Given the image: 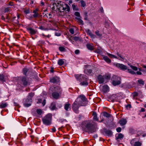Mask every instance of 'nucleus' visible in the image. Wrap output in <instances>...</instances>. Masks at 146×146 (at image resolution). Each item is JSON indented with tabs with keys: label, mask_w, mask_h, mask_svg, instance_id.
Returning a JSON list of instances; mask_svg holds the SVG:
<instances>
[{
	"label": "nucleus",
	"mask_w": 146,
	"mask_h": 146,
	"mask_svg": "<svg viewBox=\"0 0 146 146\" xmlns=\"http://www.w3.org/2000/svg\"><path fill=\"white\" fill-rule=\"evenodd\" d=\"M70 104L69 103L65 104L64 108L67 111H69L70 110Z\"/></svg>",
	"instance_id": "24"
},
{
	"label": "nucleus",
	"mask_w": 146,
	"mask_h": 146,
	"mask_svg": "<svg viewBox=\"0 0 146 146\" xmlns=\"http://www.w3.org/2000/svg\"><path fill=\"white\" fill-rule=\"evenodd\" d=\"M64 61L62 59H60L58 60V64L60 66H61L64 63Z\"/></svg>",
	"instance_id": "39"
},
{
	"label": "nucleus",
	"mask_w": 146,
	"mask_h": 146,
	"mask_svg": "<svg viewBox=\"0 0 146 146\" xmlns=\"http://www.w3.org/2000/svg\"><path fill=\"white\" fill-rule=\"evenodd\" d=\"M9 11V8H8V7L5 8L4 10V12L5 13L8 12Z\"/></svg>",
	"instance_id": "57"
},
{
	"label": "nucleus",
	"mask_w": 146,
	"mask_h": 146,
	"mask_svg": "<svg viewBox=\"0 0 146 146\" xmlns=\"http://www.w3.org/2000/svg\"><path fill=\"white\" fill-rule=\"evenodd\" d=\"M103 59L108 63H110L111 62V60L107 56H104Z\"/></svg>",
	"instance_id": "29"
},
{
	"label": "nucleus",
	"mask_w": 146,
	"mask_h": 146,
	"mask_svg": "<svg viewBox=\"0 0 146 146\" xmlns=\"http://www.w3.org/2000/svg\"><path fill=\"white\" fill-rule=\"evenodd\" d=\"M107 55L111 58H114L117 59H118L119 60H120L119 57H117V56L111 54L109 53H107Z\"/></svg>",
	"instance_id": "28"
},
{
	"label": "nucleus",
	"mask_w": 146,
	"mask_h": 146,
	"mask_svg": "<svg viewBox=\"0 0 146 146\" xmlns=\"http://www.w3.org/2000/svg\"><path fill=\"white\" fill-rule=\"evenodd\" d=\"M44 5L45 3L42 1H41L40 3V5L41 6H44Z\"/></svg>",
	"instance_id": "63"
},
{
	"label": "nucleus",
	"mask_w": 146,
	"mask_h": 146,
	"mask_svg": "<svg viewBox=\"0 0 146 146\" xmlns=\"http://www.w3.org/2000/svg\"><path fill=\"white\" fill-rule=\"evenodd\" d=\"M103 115L106 117H109L110 116V114L106 112H104Z\"/></svg>",
	"instance_id": "44"
},
{
	"label": "nucleus",
	"mask_w": 146,
	"mask_h": 146,
	"mask_svg": "<svg viewBox=\"0 0 146 146\" xmlns=\"http://www.w3.org/2000/svg\"><path fill=\"white\" fill-rule=\"evenodd\" d=\"M38 9L37 8L33 11V13L34 14L33 15V16L34 18H36L38 17L39 15V13H38Z\"/></svg>",
	"instance_id": "19"
},
{
	"label": "nucleus",
	"mask_w": 146,
	"mask_h": 146,
	"mask_svg": "<svg viewBox=\"0 0 146 146\" xmlns=\"http://www.w3.org/2000/svg\"><path fill=\"white\" fill-rule=\"evenodd\" d=\"M80 53V50H76L75 51V53L76 54H78Z\"/></svg>",
	"instance_id": "60"
},
{
	"label": "nucleus",
	"mask_w": 146,
	"mask_h": 146,
	"mask_svg": "<svg viewBox=\"0 0 146 146\" xmlns=\"http://www.w3.org/2000/svg\"><path fill=\"white\" fill-rule=\"evenodd\" d=\"M29 70V69L27 68H24L23 70V74L26 76H27V74Z\"/></svg>",
	"instance_id": "34"
},
{
	"label": "nucleus",
	"mask_w": 146,
	"mask_h": 146,
	"mask_svg": "<svg viewBox=\"0 0 146 146\" xmlns=\"http://www.w3.org/2000/svg\"><path fill=\"white\" fill-rule=\"evenodd\" d=\"M84 80H83V81L80 82V84L81 86H86L88 84V80L87 78H84Z\"/></svg>",
	"instance_id": "17"
},
{
	"label": "nucleus",
	"mask_w": 146,
	"mask_h": 146,
	"mask_svg": "<svg viewBox=\"0 0 146 146\" xmlns=\"http://www.w3.org/2000/svg\"><path fill=\"white\" fill-rule=\"evenodd\" d=\"M106 134L108 136H111L112 135V132L109 130H106L105 131Z\"/></svg>",
	"instance_id": "26"
},
{
	"label": "nucleus",
	"mask_w": 146,
	"mask_h": 146,
	"mask_svg": "<svg viewBox=\"0 0 146 146\" xmlns=\"http://www.w3.org/2000/svg\"><path fill=\"white\" fill-rule=\"evenodd\" d=\"M7 105V103H1L0 105V108H4L6 107Z\"/></svg>",
	"instance_id": "37"
},
{
	"label": "nucleus",
	"mask_w": 146,
	"mask_h": 146,
	"mask_svg": "<svg viewBox=\"0 0 146 146\" xmlns=\"http://www.w3.org/2000/svg\"><path fill=\"white\" fill-rule=\"evenodd\" d=\"M87 48L89 50L92 51L94 50V47L93 44L92 43H88L86 45Z\"/></svg>",
	"instance_id": "21"
},
{
	"label": "nucleus",
	"mask_w": 146,
	"mask_h": 146,
	"mask_svg": "<svg viewBox=\"0 0 146 146\" xmlns=\"http://www.w3.org/2000/svg\"><path fill=\"white\" fill-rule=\"evenodd\" d=\"M50 90L52 92H56L61 93L62 90L61 88L58 86H57L55 87L54 86L51 87L50 88Z\"/></svg>",
	"instance_id": "9"
},
{
	"label": "nucleus",
	"mask_w": 146,
	"mask_h": 146,
	"mask_svg": "<svg viewBox=\"0 0 146 146\" xmlns=\"http://www.w3.org/2000/svg\"><path fill=\"white\" fill-rule=\"evenodd\" d=\"M59 50L61 52H63L66 51V49L63 46H60L59 47Z\"/></svg>",
	"instance_id": "42"
},
{
	"label": "nucleus",
	"mask_w": 146,
	"mask_h": 146,
	"mask_svg": "<svg viewBox=\"0 0 146 146\" xmlns=\"http://www.w3.org/2000/svg\"><path fill=\"white\" fill-rule=\"evenodd\" d=\"M52 96L53 98L55 99H58L59 97L60 94L61 93L56 92H52Z\"/></svg>",
	"instance_id": "20"
},
{
	"label": "nucleus",
	"mask_w": 146,
	"mask_h": 146,
	"mask_svg": "<svg viewBox=\"0 0 146 146\" xmlns=\"http://www.w3.org/2000/svg\"><path fill=\"white\" fill-rule=\"evenodd\" d=\"M138 95V93L137 92H134L133 93V98H135Z\"/></svg>",
	"instance_id": "53"
},
{
	"label": "nucleus",
	"mask_w": 146,
	"mask_h": 146,
	"mask_svg": "<svg viewBox=\"0 0 146 146\" xmlns=\"http://www.w3.org/2000/svg\"><path fill=\"white\" fill-rule=\"evenodd\" d=\"M19 15L17 14V17H16L15 16L13 17V21L14 20H16L17 22H16L17 23L18 22V21H17V20L19 18Z\"/></svg>",
	"instance_id": "46"
},
{
	"label": "nucleus",
	"mask_w": 146,
	"mask_h": 146,
	"mask_svg": "<svg viewBox=\"0 0 146 146\" xmlns=\"http://www.w3.org/2000/svg\"><path fill=\"white\" fill-rule=\"evenodd\" d=\"M0 80L3 81H4V76L3 75L0 74Z\"/></svg>",
	"instance_id": "48"
},
{
	"label": "nucleus",
	"mask_w": 146,
	"mask_h": 146,
	"mask_svg": "<svg viewBox=\"0 0 146 146\" xmlns=\"http://www.w3.org/2000/svg\"><path fill=\"white\" fill-rule=\"evenodd\" d=\"M130 67L133 70L135 71H137L138 70L137 68L134 66L132 65H130Z\"/></svg>",
	"instance_id": "47"
},
{
	"label": "nucleus",
	"mask_w": 146,
	"mask_h": 146,
	"mask_svg": "<svg viewBox=\"0 0 146 146\" xmlns=\"http://www.w3.org/2000/svg\"><path fill=\"white\" fill-rule=\"evenodd\" d=\"M114 65L116 66V67L119 68L121 70H127L128 72L131 74H135V72L133 71L131 69H128L127 66L123 64L119 63H114Z\"/></svg>",
	"instance_id": "4"
},
{
	"label": "nucleus",
	"mask_w": 146,
	"mask_h": 146,
	"mask_svg": "<svg viewBox=\"0 0 146 146\" xmlns=\"http://www.w3.org/2000/svg\"><path fill=\"white\" fill-rule=\"evenodd\" d=\"M82 7H84L86 6V2L83 0H81L80 2Z\"/></svg>",
	"instance_id": "33"
},
{
	"label": "nucleus",
	"mask_w": 146,
	"mask_h": 146,
	"mask_svg": "<svg viewBox=\"0 0 146 146\" xmlns=\"http://www.w3.org/2000/svg\"><path fill=\"white\" fill-rule=\"evenodd\" d=\"M137 82L139 84H141V85H144V84H145L144 81L143 80L141 79H139L137 80Z\"/></svg>",
	"instance_id": "38"
},
{
	"label": "nucleus",
	"mask_w": 146,
	"mask_h": 146,
	"mask_svg": "<svg viewBox=\"0 0 146 146\" xmlns=\"http://www.w3.org/2000/svg\"><path fill=\"white\" fill-rule=\"evenodd\" d=\"M119 59H120V60L124 62H126L127 61V60L125 58L123 57L122 56L121 57V58Z\"/></svg>",
	"instance_id": "56"
},
{
	"label": "nucleus",
	"mask_w": 146,
	"mask_h": 146,
	"mask_svg": "<svg viewBox=\"0 0 146 146\" xmlns=\"http://www.w3.org/2000/svg\"><path fill=\"white\" fill-rule=\"evenodd\" d=\"M33 17V15H30L29 16H27V18L30 20H32Z\"/></svg>",
	"instance_id": "51"
},
{
	"label": "nucleus",
	"mask_w": 146,
	"mask_h": 146,
	"mask_svg": "<svg viewBox=\"0 0 146 146\" xmlns=\"http://www.w3.org/2000/svg\"><path fill=\"white\" fill-rule=\"evenodd\" d=\"M104 80L105 81L106 80V83L108 80H109L110 78V76L109 75H105L104 76Z\"/></svg>",
	"instance_id": "36"
},
{
	"label": "nucleus",
	"mask_w": 146,
	"mask_h": 146,
	"mask_svg": "<svg viewBox=\"0 0 146 146\" xmlns=\"http://www.w3.org/2000/svg\"><path fill=\"white\" fill-rule=\"evenodd\" d=\"M131 144L133 146H141V143L139 141L135 142V139L132 140L131 141Z\"/></svg>",
	"instance_id": "13"
},
{
	"label": "nucleus",
	"mask_w": 146,
	"mask_h": 146,
	"mask_svg": "<svg viewBox=\"0 0 146 146\" xmlns=\"http://www.w3.org/2000/svg\"><path fill=\"white\" fill-rule=\"evenodd\" d=\"M85 31L87 34L90 36L91 38H94L96 37V36L93 34L89 29H86Z\"/></svg>",
	"instance_id": "15"
},
{
	"label": "nucleus",
	"mask_w": 146,
	"mask_h": 146,
	"mask_svg": "<svg viewBox=\"0 0 146 146\" xmlns=\"http://www.w3.org/2000/svg\"><path fill=\"white\" fill-rule=\"evenodd\" d=\"M113 77H115L116 79L117 78V80H113L112 82V84L114 86H116L119 84L121 83V82L120 81V78L116 76H114Z\"/></svg>",
	"instance_id": "11"
},
{
	"label": "nucleus",
	"mask_w": 146,
	"mask_h": 146,
	"mask_svg": "<svg viewBox=\"0 0 146 146\" xmlns=\"http://www.w3.org/2000/svg\"><path fill=\"white\" fill-rule=\"evenodd\" d=\"M58 11L59 14L62 16H64L66 13H68L70 11V7L68 4L65 3L60 2V4H58Z\"/></svg>",
	"instance_id": "1"
},
{
	"label": "nucleus",
	"mask_w": 146,
	"mask_h": 146,
	"mask_svg": "<svg viewBox=\"0 0 146 146\" xmlns=\"http://www.w3.org/2000/svg\"><path fill=\"white\" fill-rule=\"evenodd\" d=\"M52 115L49 113L42 118L43 123L46 126H49L51 124Z\"/></svg>",
	"instance_id": "3"
},
{
	"label": "nucleus",
	"mask_w": 146,
	"mask_h": 146,
	"mask_svg": "<svg viewBox=\"0 0 146 146\" xmlns=\"http://www.w3.org/2000/svg\"><path fill=\"white\" fill-rule=\"evenodd\" d=\"M70 143L73 145H74L76 144V142L75 141H71Z\"/></svg>",
	"instance_id": "62"
},
{
	"label": "nucleus",
	"mask_w": 146,
	"mask_h": 146,
	"mask_svg": "<svg viewBox=\"0 0 146 146\" xmlns=\"http://www.w3.org/2000/svg\"><path fill=\"white\" fill-rule=\"evenodd\" d=\"M95 33L97 35L98 38H101L102 36V34L100 33L99 31L98 30L96 31Z\"/></svg>",
	"instance_id": "32"
},
{
	"label": "nucleus",
	"mask_w": 146,
	"mask_h": 146,
	"mask_svg": "<svg viewBox=\"0 0 146 146\" xmlns=\"http://www.w3.org/2000/svg\"><path fill=\"white\" fill-rule=\"evenodd\" d=\"M72 7L73 11H78L79 10V9L77 5H75L74 3L72 4Z\"/></svg>",
	"instance_id": "27"
},
{
	"label": "nucleus",
	"mask_w": 146,
	"mask_h": 146,
	"mask_svg": "<svg viewBox=\"0 0 146 146\" xmlns=\"http://www.w3.org/2000/svg\"><path fill=\"white\" fill-rule=\"evenodd\" d=\"M74 15L78 17H81L80 13L78 12H76L74 13Z\"/></svg>",
	"instance_id": "49"
},
{
	"label": "nucleus",
	"mask_w": 146,
	"mask_h": 146,
	"mask_svg": "<svg viewBox=\"0 0 146 146\" xmlns=\"http://www.w3.org/2000/svg\"><path fill=\"white\" fill-rule=\"evenodd\" d=\"M5 19H6V21H5L8 22L9 21V20L10 19V18L8 15H6V18Z\"/></svg>",
	"instance_id": "59"
},
{
	"label": "nucleus",
	"mask_w": 146,
	"mask_h": 146,
	"mask_svg": "<svg viewBox=\"0 0 146 146\" xmlns=\"http://www.w3.org/2000/svg\"><path fill=\"white\" fill-rule=\"evenodd\" d=\"M19 84L21 86H26L28 84V81L26 77L21 76L19 78Z\"/></svg>",
	"instance_id": "7"
},
{
	"label": "nucleus",
	"mask_w": 146,
	"mask_h": 146,
	"mask_svg": "<svg viewBox=\"0 0 146 146\" xmlns=\"http://www.w3.org/2000/svg\"><path fill=\"white\" fill-rule=\"evenodd\" d=\"M81 17L80 18L76 17V18L75 19L80 24L82 25H83L84 24V22L81 19Z\"/></svg>",
	"instance_id": "31"
},
{
	"label": "nucleus",
	"mask_w": 146,
	"mask_h": 146,
	"mask_svg": "<svg viewBox=\"0 0 146 146\" xmlns=\"http://www.w3.org/2000/svg\"><path fill=\"white\" fill-rule=\"evenodd\" d=\"M81 106H85L88 103L87 100L83 95H81L76 100Z\"/></svg>",
	"instance_id": "2"
},
{
	"label": "nucleus",
	"mask_w": 146,
	"mask_h": 146,
	"mask_svg": "<svg viewBox=\"0 0 146 146\" xmlns=\"http://www.w3.org/2000/svg\"><path fill=\"white\" fill-rule=\"evenodd\" d=\"M110 99L113 102L115 100H116L117 99L116 97V95L115 94L112 95L110 97Z\"/></svg>",
	"instance_id": "35"
},
{
	"label": "nucleus",
	"mask_w": 146,
	"mask_h": 146,
	"mask_svg": "<svg viewBox=\"0 0 146 146\" xmlns=\"http://www.w3.org/2000/svg\"><path fill=\"white\" fill-rule=\"evenodd\" d=\"M97 78L100 84H102L105 81L104 76L100 75L98 76Z\"/></svg>",
	"instance_id": "14"
},
{
	"label": "nucleus",
	"mask_w": 146,
	"mask_h": 146,
	"mask_svg": "<svg viewBox=\"0 0 146 146\" xmlns=\"http://www.w3.org/2000/svg\"><path fill=\"white\" fill-rule=\"evenodd\" d=\"M84 131L87 132L93 133L95 131L94 125L90 123L86 124L85 127H83Z\"/></svg>",
	"instance_id": "5"
},
{
	"label": "nucleus",
	"mask_w": 146,
	"mask_h": 146,
	"mask_svg": "<svg viewBox=\"0 0 146 146\" xmlns=\"http://www.w3.org/2000/svg\"><path fill=\"white\" fill-rule=\"evenodd\" d=\"M92 115L93 116V119L95 121H98V118L97 117L96 113L95 112H93Z\"/></svg>",
	"instance_id": "25"
},
{
	"label": "nucleus",
	"mask_w": 146,
	"mask_h": 146,
	"mask_svg": "<svg viewBox=\"0 0 146 146\" xmlns=\"http://www.w3.org/2000/svg\"><path fill=\"white\" fill-rule=\"evenodd\" d=\"M102 51L98 49L96 50L95 51V52L97 53L100 54L101 53Z\"/></svg>",
	"instance_id": "61"
},
{
	"label": "nucleus",
	"mask_w": 146,
	"mask_h": 146,
	"mask_svg": "<svg viewBox=\"0 0 146 146\" xmlns=\"http://www.w3.org/2000/svg\"><path fill=\"white\" fill-rule=\"evenodd\" d=\"M34 95V93H30L29 94L26 100V103L24 104L25 106L29 107L30 106L32 102V98Z\"/></svg>",
	"instance_id": "6"
},
{
	"label": "nucleus",
	"mask_w": 146,
	"mask_h": 146,
	"mask_svg": "<svg viewBox=\"0 0 146 146\" xmlns=\"http://www.w3.org/2000/svg\"><path fill=\"white\" fill-rule=\"evenodd\" d=\"M74 76L80 82H82L83 81V80H84V78H86L85 77V76L84 75L81 74H75Z\"/></svg>",
	"instance_id": "10"
},
{
	"label": "nucleus",
	"mask_w": 146,
	"mask_h": 146,
	"mask_svg": "<svg viewBox=\"0 0 146 146\" xmlns=\"http://www.w3.org/2000/svg\"><path fill=\"white\" fill-rule=\"evenodd\" d=\"M88 142V140H85L84 141L83 143L84 145L87 144Z\"/></svg>",
	"instance_id": "64"
},
{
	"label": "nucleus",
	"mask_w": 146,
	"mask_h": 146,
	"mask_svg": "<svg viewBox=\"0 0 146 146\" xmlns=\"http://www.w3.org/2000/svg\"><path fill=\"white\" fill-rule=\"evenodd\" d=\"M59 78L57 76H54L52 78H51L50 80L51 82L53 83H56L59 81Z\"/></svg>",
	"instance_id": "16"
},
{
	"label": "nucleus",
	"mask_w": 146,
	"mask_h": 146,
	"mask_svg": "<svg viewBox=\"0 0 146 146\" xmlns=\"http://www.w3.org/2000/svg\"><path fill=\"white\" fill-rule=\"evenodd\" d=\"M73 39L74 40L76 41H81V39L80 37L75 36L73 37Z\"/></svg>",
	"instance_id": "45"
},
{
	"label": "nucleus",
	"mask_w": 146,
	"mask_h": 146,
	"mask_svg": "<svg viewBox=\"0 0 146 146\" xmlns=\"http://www.w3.org/2000/svg\"><path fill=\"white\" fill-rule=\"evenodd\" d=\"M70 32L72 34H74V30L73 28H71L69 30Z\"/></svg>",
	"instance_id": "52"
},
{
	"label": "nucleus",
	"mask_w": 146,
	"mask_h": 146,
	"mask_svg": "<svg viewBox=\"0 0 146 146\" xmlns=\"http://www.w3.org/2000/svg\"><path fill=\"white\" fill-rule=\"evenodd\" d=\"M88 74H91L92 73L93 74H94V72H92V70L91 69H89L88 71Z\"/></svg>",
	"instance_id": "54"
},
{
	"label": "nucleus",
	"mask_w": 146,
	"mask_h": 146,
	"mask_svg": "<svg viewBox=\"0 0 146 146\" xmlns=\"http://www.w3.org/2000/svg\"><path fill=\"white\" fill-rule=\"evenodd\" d=\"M102 90L104 92L106 93L109 90V88L107 85H104L103 87Z\"/></svg>",
	"instance_id": "23"
},
{
	"label": "nucleus",
	"mask_w": 146,
	"mask_h": 146,
	"mask_svg": "<svg viewBox=\"0 0 146 146\" xmlns=\"http://www.w3.org/2000/svg\"><path fill=\"white\" fill-rule=\"evenodd\" d=\"M38 28L43 31H46L48 29L47 28L42 25L40 26Z\"/></svg>",
	"instance_id": "40"
},
{
	"label": "nucleus",
	"mask_w": 146,
	"mask_h": 146,
	"mask_svg": "<svg viewBox=\"0 0 146 146\" xmlns=\"http://www.w3.org/2000/svg\"><path fill=\"white\" fill-rule=\"evenodd\" d=\"M27 29L28 32L31 35H33L36 34L37 30H35L31 27H28Z\"/></svg>",
	"instance_id": "12"
},
{
	"label": "nucleus",
	"mask_w": 146,
	"mask_h": 146,
	"mask_svg": "<svg viewBox=\"0 0 146 146\" xmlns=\"http://www.w3.org/2000/svg\"><path fill=\"white\" fill-rule=\"evenodd\" d=\"M123 135L121 133L119 134L118 136L116 138V140H117L119 139H121L123 138Z\"/></svg>",
	"instance_id": "43"
},
{
	"label": "nucleus",
	"mask_w": 146,
	"mask_h": 146,
	"mask_svg": "<svg viewBox=\"0 0 146 146\" xmlns=\"http://www.w3.org/2000/svg\"><path fill=\"white\" fill-rule=\"evenodd\" d=\"M121 129L120 127H118L116 129V131L118 132H120L121 131Z\"/></svg>",
	"instance_id": "55"
},
{
	"label": "nucleus",
	"mask_w": 146,
	"mask_h": 146,
	"mask_svg": "<svg viewBox=\"0 0 146 146\" xmlns=\"http://www.w3.org/2000/svg\"><path fill=\"white\" fill-rule=\"evenodd\" d=\"M50 107L51 109L52 110H54L56 109V107L55 104L54 103H52L51 104Z\"/></svg>",
	"instance_id": "41"
},
{
	"label": "nucleus",
	"mask_w": 146,
	"mask_h": 146,
	"mask_svg": "<svg viewBox=\"0 0 146 146\" xmlns=\"http://www.w3.org/2000/svg\"><path fill=\"white\" fill-rule=\"evenodd\" d=\"M52 15L50 13H47V17L50 18L52 17Z\"/></svg>",
	"instance_id": "58"
},
{
	"label": "nucleus",
	"mask_w": 146,
	"mask_h": 146,
	"mask_svg": "<svg viewBox=\"0 0 146 146\" xmlns=\"http://www.w3.org/2000/svg\"><path fill=\"white\" fill-rule=\"evenodd\" d=\"M81 106L76 100L72 105V108L74 112L76 113H78V109Z\"/></svg>",
	"instance_id": "8"
},
{
	"label": "nucleus",
	"mask_w": 146,
	"mask_h": 146,
	"mask_svg": "<svg viewBox=\"0 0 146 146\" xmlns=\"http://www.w3.org/2000/svg\"><path fill=\"white\" fill-rule=\"evenodd\" d=\"M58 4H60V3H58L57 4L56 3H53L52 5L51 6V8L52 10L54 11H56V10H58L57 6Z\"/></svg>",
	"instance_id": "18"
},
{
	"label": "nucleus",
	"mask_w": 146,
	"mask_h": 146,
	"mask_svg": "<svg viewBox=\"0 0 146 146\" xmlns=\"http://www.w3.org/2000/svg\"><path fill=\"white\" fill-rule=\"evenodd\" d=\"M24 13L26 14H28L30 13V11L29 9H25L24 10Z\"/></svg>",
	"instance_id": "50"
},
{
	"label": "nucleus",
	"mask_w": 146,
	"mask_h": 146,
	"mask_svg": "<svg viewBox=\"0 0 146 146\" xmlns=\"http://www.w3.org/2000/svg\"><path fill=\"white\" fill-rule=\"evenodd\" d=\"M127 122V121L125 119H121L119 121V123L121 126L125 125L126 123Z\"/></svg>",
	"instance_id": "22"
},
{
	"label": "nucleus",
	"mask_w": 146,
	"mask_h": 146,
	"mask_svg": "<svg viewBox=\"0 0 146 146\" xmlns=\"http://www.w3.org/2000/svg\"><path fill=\"white\" fill-rule=\"evenodd\" d=\"M37 114L39 115H41L44 113L43 111L40 109H37L36 110Z\"/></svg>",
	"instance_id": "30"
}]
</instances>
